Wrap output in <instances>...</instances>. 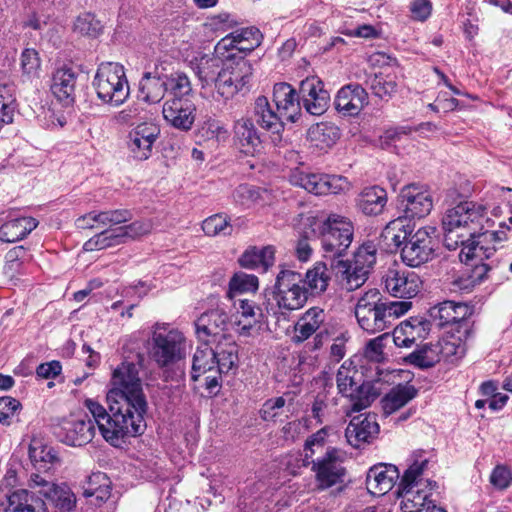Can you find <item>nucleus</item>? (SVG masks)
I'll return each instance as SVG.
<instances>
[{
  "label": "nucleus",
  "mask_w": 512,
  "mask_h": 512,
  "mask_svg": "<svg viewBox=\"0 0 512 512\" xmlns=\"http://www.w3.org/2000/svg\"><path fill=\"white\" fill-rule=\"evenodd\" d=\"M429 460L423 450H416L411 454L409 467L402 476L398 490V496L401 499L400 507L403 512H421L434 504L429 499L428 490H432L436 486V482L422 479Z\"/></svg>",
  "instance_id": "39448f33"
},
{
  "label": "nucleus",
  "mask_w": 512,
  "mask_h": 512,
  "mask_svg": "<svg viewBox=\"0 0 512 512\" xmlns=\"http://www.w3.org/2000/svg\"><path fill=\"white\" fill-rule=\"evenodd\" d=\"M273 101L287 122L294 123L301 114L300 95L288 83H277L273 88Z\"/></svg>",
  "instance_id": "c756f323"
},
{
  "label": "nucleus",
  "mask_w": 512,
  "mask_h": 512,
  "mask_svg": "<svg viewBox=\"0 0 512 512\" xmlns=\"http://www.w3.org/2000/svg\"><path fill=\"white\" fill-rule=\"evenodd\" d=\"M202 229L207 236L229 235L232 226L226 216L215 214L203 221Z\"/></svg>",
  "instance_id": "052dcab7"
},
{
  "label": "nucleus",
  "mask_w": 512,
  "mask_h": 512,
  "mask_svg": "<svg viewBox=\"0 0 512 512\" xmlns=\"http://www.w3.org/2000/svg\"><path fill=\"white\" fill-rule=\"evenodd\" d=\"M29 458L33 467L44 473L60 464V459L54 448L44 444L38 438H33L29 444Z\"/></svg>",
  "instance_id": "c9c22d12"
},
{
  "label": "nucleus",
  "mask_w": 512,
  "mask_h": 512,
  "mask_svg": "<svg viewBox=\"0 0 512 512\" xmlns=\"http://www.w3.org/2000/svg\"><path fill=\"white\" fill-rule=\"evenodd\" d=\"M430 331V323L423 318H410L394 328L392 340L398 347H411L417 340L424 339Z\"/></svg>",
  "instance_id": "473e14b6"
},
{
  "label": "nucleus",
  "mask_w": 512,
  "mask_h": 512,
  "mask_svg": "<svg viewBox=\"0 0 512 512\" xmlns=\"http://www.w3.org/2000/svg\"><path fill=\"white\" fill-rule=\"evenodd\" d=\"M289 412L286 399L280 396L266 400L260 410V416L264 421H276L282 416L288 417Z\"/></svg>",
  "instance_id": "13d9d810"
},
{
  "label": "nucleus",
  "mask_w": 512,
  "mask_h": 512,
  "mask_svg": "<svg viewBox=\"0 0 512 512\" xmlns=\"http://www.w3.org/2000/svg\"><path fill=\"white\" fill-rule=\"evenodd\" d=\"M133 215L128 209H115L98 212V224L102 227H112L126 223L132 219Z\"/></svg>",
  "instance_id": "0e129e2a"
},
{
  "label": "nucleus",
  "mask_w": 512,
  "mask_h": 512,
  "mask_svg": "<svg viewBox=\"0 0 512 512\" xmlns=\"http://www.w3.org/2000/svg\"><path fill=\"white\" fill-rule=\"evenodd\" d=\"M399 476V470L394 465L383 463L374 465L367 472V490L372 495L383 496L394 487Z\"/></svg>",
  "instance_id": "bb28decb"
},
{
  "label": "nucleus",
  "mask_w": 512,
  "mask_h": 512,
  "mask_svg": "<svg viewBox=\"0 0 512 512\" xmlns=\"http://www.w3.org/2000/svg\"><path fill=\"white\" fill-rule=\"evenodd\" d=\"M301 104L311 115L320 116L329 107L330 94L324 83L316 76L302 80L299 87Z\"/></svg>",
  "instance_id": "aec40b11"
},
{
  "label": "nucleus",
  "mask_w": 512,
  "mask_h": 512,
  "mask_svg": "<svg viewBox=\"0 0 512 512\" xmlns=\"http://www.w3.org/2000/svg\"><path fill=\"white\" fill-rule=\"evenodd\" d=\"M326 320V313L320 307H311L305 311L294 324V334L291 340L295 344H300L314 337V348L318 349L322 346V340L327 333L317 332Z\"/></svg>",
  "instance_id": "6ab92c4d"
},
{
  "label": "nucleus",
  "mask_w": 512,
  "mask_h": 512,
  "mask_svg": "<svg viewBox=\"0 0 512 512\" xmlns=\"http://www.w3.org/2000/svg\"><path fill=\"white\" fill-rule=\"evenodd\" d=\"M216 372L215 354L209 343L196 348L192 357L191 377L196 381L202 375H213Z\"/></svg>",
  "instance_id": "de8ad7c7"
},
{
  "label": "nucleus",
  "mask_w": 512,
  "mask_h": 512,
  "mask_svg": "<svg viewBox=\"0 0 512 512\" xmlns=\"http://www.w3.org/2000/svg\"><path fill=\"white\" fill-rule=\"evenodd\" d=\"M377 248L373 242L362 244L354 254L353 265L338 260L334 266L335 276L340 285L348 291L362 286L376 263Z\"/></svg>",
  "instance_id": "1a4fd4ad"
},
{
  "label": "nucleus",
  "mask_w": 512,
  "mask_h": 512,
  "mask_svg": "<svg viewBox=\"0 0 512 512\" xmlns=\"http://www.w3.org/2000/svg\"><path fill=\"white\" fill-rule=\"evenodd\" d=\"M109 401V412L97 401L86 399L85 407L92 415L94 425L96 424L103 438L111 445L120 446L126 437L136 436L143 433L146 423L135 422L133 413L118 404L115 399Z\"/></svg>",
  "instance_id": "f257e3e1"
},
{
  "label": "nucleus",
  "mask_w": 512,
  "mask_h": 512,
  "mask_svg": "<svg viewBox=\"0 0 512 512\" xmlns=\"http://www.w3.org/2000/svg\"><path fill=\"white\" fill-rule=\"evenodd\" d=\"M139 370L140 365L133 362L125 361L118 365L112 373L113 387L108 392L107 399H115L122 407L130 410L135 422H145L148 404Z\"/></svg>",
  "instance_id": "20e7f679"
},
{
  "label": "nucleus",
  "mask_w": 512,
  "mask_h": 512,
  "mask_svg": "<svg viewBox=\"0 0 512 512\" xmlns=\"http://www.w3.org/2000/svg\"><path fill=\"white\" fill-rule=\"evenodd\" d=\"M214 85L215 94L213 98L217 101L227 102L243 90L232 80L228 73L222 70H220L217 79L214 81Z\"/></svg>",
  "instance_id": "4d7b16f0"
},
{
  "label": "nucleus",
  "mask_w": 512,
  "mask_h": 512,
  "mask_svg": "<svg viewBox=\"0 0 512 512\" xmlns=\"http://www.w3.org/2000/svg\"><path fill=\"white\" fill-rule=\"evenodd\" d=\"M303 277L299 272L281 269L277 274L272 297L277 307L283 311L302 308L307 302V289L302 285Z\"/></svg>",
  "instance_id": "9b49d317"
},
{
  "label": "nucleus",
  "mask_w": 512,
  "mask_h": 512,
  "mask_svg": "<svg viewBox=\"0 0 512 512\" xmlns=\"http://www.w3.org/2000/svg\"><path fill=\"white\" fill-rule=\"evenodd\" d=\"M387 204V192L379 186L364 188L357 197V206L365 215H379Z\"/></svg>",
  "instance_id": "ea45409f"
},
{
  "label": "nucleus",
  "mask_w": 512,
  "mask_h": 512,
  "mask_svg": "<svg viewBox=\"0 0 512 512\" xmlns=\"http://www.w3.org/2000/svg\"><path fill=\"white\" fill-rule=\"evenodd\" d=\"M417 395L413 385L399 384L393 387L381 400L383 414L389 416L404 407Z\"/></svg>",
  "instance_id": "79ce46f5"
},
{
  "label": "nucleus",
  "mask_w": 512,
  "mask_h": 512,
  "mask_svg": "<svg viewBox=\"0 0 512 512\" xmlns=\"http://www.w3.org/2000/svg\"><path fill=\"white\" fill-rule=\"evenodd\" d=\"M379 433V425L374 415L352 418L345 430L347 442L354 448L370 443Z\"/></svg>",
  "instance_id": "7c9ffc66"
},
{
  "label": "nucleus",
  "mask_w": 512,
  "mask_h": 512,
  "mask_svg": "<svg viewBox=\"0 0 512 512\" xmlns=\"http://www.w3.org/2000/svg\"><path fill=\"white\" fill-rule=\"evenodd\" d=\"M38 226V221L30 216L6 221L0 227V241L12 243L25 238Z\"/></svg>",
  "instance_id": "e433bc0d"
},
{
  "label": "nucleus",
  "mask_w": 512,
  "mask_h": 512,
  "mask_svg": "<svg viewBox=\"0 0 512 512\" xmlns=\"http://www.w3.org/2000/svg\"><path fill=\"white\" fill-rule=\"evenodd\" d=\"M149 355L159 368L176 364L186 355L184 334L166 324H156L149 343Z\"/></svg>",
  "instance_id": "423d86ee"
},
{
  "label": "nucleus",
  "mask_w": 512,
  "mask_h": 512,
  "mask_svg": "<svg viewBox=\"0 0 512 512\" xmlns=\"http://www.w3.org/2000/svg\"><path fill=\"white\" fill-rule=\"evenodd\" d=\"M410 308L411 302L383 301L378 289H370L358 299L355 316L360 327L373 334L389 328L395 319Z\"/></svg>",
  "instance_id": "7ed1b4c3"
},
{
  "label": "nucleus",
  "mask_w": 512,
  "mask_h": 512,
  "mask_svg": "<svg viewBox=\"0 0 512 512\" xmlns=\"http://www.w3.org/2000/svg\"><path fill=\"white\" fill-rule=\"evenodd\" d=\"M414 224L405 216L391 220L383 229L380 239L390 252L401 248L413 234Z\"/></svg>",
  "instance_id": "72a5a7b5"
},
{
  "label": "nucleus",
  "mask_w": 512,
  "mask_h": 512,
  "mask_svg": "<svg viewBox=\"0 0 512 512\" xmlns=\"http://www.w3.org/2000/svg\"><path fill=\"white\" fill-rule=\"evenodd\" d=\"M366 84L376 97L388 101L397 91L396 76L384 72L369 75Z\"/></svg>",
  "instance_id": "8fccbe9b"
},
{
  "label": "nucleus",
  "mask_w": 512,
  "mask_h": 512,
  "mask_svg": "<svg viewBox=\"0 0 512 512\" xmlns=\"http://www.w3.org/2000/svg\"><path fill=\"white\" fill-rule=\"evenodd\" d=\"M253 115L256 123L271 134L272 142L278 145L282 141L285 118L272 109L267 97L259 96L254 102Z\"/></svg>",
  "instance_id": "393cba45"
},
{
  "label": "nucleus",
  "mask_w": 512,
  "mask_h": 512,
  "mask_svg": "<svg viewBox=\"0 0 512 512\" xmlns=\"http://www.w3.org/2000/svg\"><path fill=\"white\" fill-rule=\"evenodd\" d=\"M74 31L84 36L97 37L102 32V25L95 15L85 13L74 22Z\"/></svg>",
  "instance_id": "e2e57ef3"
},
{
  "label": "nucleus",
  "mask_w": 512,
  "mask_h": 512,
  "mask_svg": "<svg viewBox=\"0 0 512 512\" xmlns=\"http://www.w3.org/2000/svg\"><path fill=\"white\" fill-rule=\"evenodd\" d=\"M258 286L257 276L245 272H237L229 281L228 296L230 299H233L238 293L255 292Z\"/></svg>",
  "instance_id": "5fc2aeb1"
},
{
  "label": "nucleus",
  "mask_w": 512,
  "mask_h": 512,
  "mask_svg": "<svg viewBox=\"0 0 512 512\" xmlns=\"http://www.w3.org/2000/svg\"><path fill=\"white\" fill-rule=\"evenodd\" d=\"M167 87L165 79L157 72H145L139 83L140 98L149 104L159 103Z\"/></svg>",
  "instance_id": "58836bf2"
},
{
  "label": "nucleus",
  "mask_w": 512,
  "mask_h": 512,
  "mask_svg": "<svg viewBox=\"0 0 512 512\" xmlns=\"http://www.w3.org/2000/svg\"><path fill=\"white\" fill-rule=\"evenodd\" d=\"M226 54H219L214 50L211 54H199L190 60L189 66L205 89L217 79L223 67Z\"/></svg>",
  "instance_id": "cd10ccee"
},
{
  "label": "nucleus",
  "mask_w": 512,
  "mask_h": 512,
  "mask_svg": "<svg viewBox=\"0 0 512 512\" xmlns=\"http://www.w3.org/2000/svg\"><path fill=\"white\" fill-rule=\"evenodd\" d=\"M32 488L49 501L59 512H71L76 506V496L66 484H55L39 474L30 477Z\"/></svg>",
  "instance_id": "f3484780"
},
{
  "label": "nucleus",
  "mask_w": 512,
  "mask_h": 512,
  "mask_svg": "<svg viewBox=\"0 0 512 512\" xmlns=\"http://www.w3.org/2000/svg\"><path fill=\"white\" fill-rule=\"evenodd\" d=\"M221 70L228 73L241 89L249 84L253 76L252 64L243 56H236L235 53L226 54Z\"/></svg>",
  "instance_id": "4c0bfd02"
},
{
  "label": "nucleus",
  "mask_w": 512,
  "mask_h": 512,
  "mask_svg": "<svg viewBox=\"0 0 512 512\" xmlns=\"http://www.w3.org/2000/svg\"><path fill=\"white\" fill-rule=\"evenodd\" d=\"M334 104L343 115L357 116L368 104V94L359 84H348L338 91Z\"/></svg>",
  "instance_id": "c85d7f7f"
},
{
  "label": "nucleus",
  "mask_w": 512,
  "mask_h": 512,
  "mask_svg": "<svg viewBox=\"0 0 512 512\" xmlns=\"http://www.w3.org/2000/svg\"><path fill=\"white\" fill-rule=\"evenodd\" d=\"M239 263L244 268H261L263 272H266L275 263V248L270 245L261 249L251 247L242 254Z\"/></svg>",
  "instance_id": "c03bdc74"
},
{
  "label": "nucleus",
  "mask_w": 512,
  "mask_h": 512,
  "mask_svg": "<svg viewBox=\"0 0 512 512\" xmlns=\"http://www.w3.org/2000/svg\"><path fill=\"white\" fill-rule=\"evenodd\" d=\"M340 137L339 128L331 122L312 125L307 131V140L320 150L332 147Z\"/></svg>",
  "instance_id": "37998d69"
},
{
  "label": "nucleus",
  "mask_w": 512,
  "mask_h": 512,
  "mask_svg": "<svg viewBox=\"0 0 512 512\" xmlns=\"http://www.w3.org/2000/svg\"><path fill=\"white\" fill-rule=\"evenodd\" d=\"M153 230V223L150 219L134 221L129 225L118 229L122 242L125 238H136L149 234Z\"/></svg>",
  "instance_id": "338daca9"
},
{
  "label": "nucleus",
  "mask_w": 512,
  "mask_h": 512,
  "mask_svg": "<svg viewBox=\"0 0 512 512\" xmlns=\"http://www.w3.org/2000/svg\"><path fill=\"white\" fill-rule=\"evenodd\" d=\"M456 332L457 335L447 334L437 341L440 361L455 363L465 355V339L468 334H464L460 329H457Z\"/></svg>",
  "instance_id": "a19ab883"
},
{
  "label": "nucleus",
  "mask_w": 512,
  "mask_h": 512,
  "mask_svg": "<svg viewBox=\"0 0 512 512\" xmlns=\"http://www.w3.org/2000/svg\"><path fill=\"white\" fill-rule=\"evenodd\" d=\"M77 76V72L68 66H62L54 71L51 91L60 102L69 105L74 101Z\"/></svg>",
  "instance_id": "f704fd0d"
},
{
  "label": "nucleus",
  "mask_w": 512,
  "mask_h": 512,
  "mask_svg": "<svg viewBox=\"0 0 512 512\" xmlns=\"http://www.w3.org/2000/svg\"><path fill=\"white\" fill-rule=\"evenodd\" d=\"M383 280L386 291L397 298H412L422 286L420 276L406 269L390 268Z\"/></svg>",
  "instance_id": "412c9836"
},
{
  "label": "nucleus",
  "mask_w": 512,
  "mask_h": 512,
  "mask_svg": "<svg viewBox=\"0 0 512 512\" xmlns=\"http://www.w3.org/2000/svg\"><path fill=\"white\" fill-rule=\"evenodd\" d=\"M262 34L255 27H247L233 31L223 37L215 46L219 54L248 53L261 44Z\"/></svg>",
  "instance_id": "4be33fe9"
},
{
  "label": "nucleus",
  "mask_w": 512,
  "mask_h": 512,
  "mask_svg": "<svg viewBox=\"0 0 512 512\" xmlns=\"http://www.w3.org/2000/svg\"><path fill=\"white\" fill-rule=\"evenodd\" d=\"M485 219L486 207L474 201H461L448 208L442 217L445 247L456 250L467 243L483 229Z\"/></svg>",
  "instance_id": "f03ea898"
},
{
  "label": "nucleus",
  "mask_w": 512,
  "mask_h": 512,
  "mask_svg": "<svg viewBox=\"0 0 512 512\" xmlns=\"http://www.w3.org/2000/svg\"><path fill=\"white\" fill-rule=\"evenodd\" d=\"M390 339L389 333H383L369 340L364 350L365 357L372 362H382L385 359L384 348Z\"/></svg>",
  "instance_id": "680f3d73"
},
{
  "label": "nucleus",
  "mask_w": 512,
  "mask_h": 512,
  "mask_svg": "<svg viewBox=\"0 0 512 512\" xmlns=\"http://www.w3.org/2000/svg\"><path fill=\"white\" fill-rule=\"evenodd\" d=\"M91 483L98 484L97 488H84L85 497H95L97 501L104 502L111 495L110 480L104 473H95L91 475Z\"/></svg>",
  "instance_id": "bf43d9fd"
},
{
  "label": "nucleus",
  "mask_w": 512,
  "mask_h": 512,
  "mask_svg": "<svg viewBox=\"0 0 512 512\" xmlns=\"http://www.w3.org/2000/svg\"><path fill=\"white\" fill-rule=\"evenodd\" d=\"M234 141L240 151L246 155H255L262 148V141L254 122L242 117L233 125Z\"/></svg>",
  "instance_id": "2f4dec72"
},
{
  "label": "nucleus",
  "mask_w": 512,
  "mask_h": 512,
  "mask_svg": "<svg viewBox=\"0 0 512 512\" xmlns=\"http://www.w3.org/2000/svg\"><path fill=\"white\" fill-rule=\"evenodd\" d=\"M319 235L325 258L341 257L350 247L354 227L350 219L330 214L319 226Z\"/></svg>",
  "instance_id": "9d476101"
},
{
  "label": "nucleus",
  "mask_w": 512,
  "mask_h": 512,
  "mask_svg": "<svg viewBox=\"0 0 512 512\" xmlns=\"http://www.w3.org/2000/svg\"><path fill=\"white\" fill-rule=\"evenodd\" d=\"M20 81L23 84H34L40 79L42 61L34 48L24 49L19 57Z\"/></svg>",
  "instance_id": "49530a36"
},
{
  "label": "nucleus",
  "mask_w": 512,
  "mask_h": 512,
  "mask_svg": "<svg viewBox=\"0 0 512 512\" xmlns=\"http://www.w3.org/2000/svg\"><path fill=\"white\" fill-rule=\"evenodd\" d=\"M472 309L465 303L444 301L431 309V316L439 326L456 325L464 334L469 333Z\"/></svg>",
  "instance_id": "5701e85b"
},
{
  "label": "nucleus",
  "mask_w": 512,
  "mask_h": 512,
  "mask_svg": "<svg viewBox=\"0 0 512 512\" xmlns=\"http://www.w3.org/2000/svg\"><path fill=\"white\" fill-rule=\"evenodd\" d=\"M93 86L98 98L112 106L123 104L130 94L124 67L115 62H103L98 66Z\"/></svg>",
  "instance_id": "6e6552de"
},
{
  "label": "nucleus",
  "mask_w": 512,
  "mask_h": 512,
  "mask_svg": "<svg viewBox=\"0 0 512 512\" xmlns=\"http://www.w3.org/2000/svg\"><path fill=\"white\" fill-rule=\"evenodd\" d=\"M165 83L171 98L189 99L188 96L192 92V86L185 73L174 72L166 77Z\"/></svg>",
  "instance_id": "864d4df0"
},
{
  "label": "nucleus",
  "mask_w": 512,
  "mask_h": 512,
  "mask_svg": "<svg viewBox=\"0 0 512 512\" xmlns=\"http://www.w3.org/2000/svg\"><path fill=\"white\" fill-rule=\"evenodd\" d=\"M96 433L94 422L87 415L71 416L62 420L58 438L70 446H83L92 441Z\"/></svg>",
  "instance_id": "a211bd4d"
},
{
  "label": "nucleus",
  "mask_w": 512,
  "mask_h": 512,
  "mask_svg": "<svg viewBox=\"0 0 512 512\" xmlns=\"http://www.w3.org/2000/svg\"><path fill=\"white\" fill-rule=\"evenodd\" d=\"M122 243L118 229H105L84 243V250H101Z\"/></svg>",
  "instance_id": "6e6d98bb"
},
{
  "label": "nucleus",
  "mask_w": 512,
  "mask_h": 512,
  "mask_svg": "<svg viewBox=\"0 0 512 512\" xmlns=\"http://www.w3.org/2000/svg\"><path fill=\"white\" fill-rule=\"evenodd\" d=\"M228 325V315L221 309H214L203 313L195 322L196 334L199 340L214 343L222 340Z\"/></svg>",
  "instance_id": "a878e982"
},
{
  "label": "nucleus",
  "mask_w": 512,
  "mask_h": 512,
  "mask_svg": "<svg viewBox=\"0 0 512 512\" xmlns=\"http://www.w3.org/2000/svg\"><path fill=\"white\" fill-rule=\"evenodd\" d=\"M5 512H47L45 503L27 490H16L8 496Z\"/></svg>",
  "instance_id": "a18cd8bd"
},
{
  "label": "nucleus",
  "mask_w": 512,
  "mask_h": 512,
  "mask_svg": "<svg viewBox=\"0 0 512 512\" xmlns=\"http://www.w3.org/2000/svg\"><path fill=\"white\" fill-rule=\"evenodd\" d=\"M405 359L408 363L420 368L432 367L440 362L438 344L437 342L425 344L410 353Z\"/></svg>",
  "instance_id": "603ef678"
},
{
  "label": "nucleus",
  "mask_w": 512,
  "mask_h": 512,
  "mask_svg": "<svg viewBox=\"0 0 512 512\" xmlns=\"http://www.w3.org/2000/svg\"><path fill=\"white\" fill-rule=\"evenodd\" d=\"M482 232L478 231L474 238L467 243L461 244L459 259L461 262L467 263L473 259H488L496 251L495 243H481Z\"/></svg>",
  "instance_id": "09e8293b"
},
{
  "label": "nucleus",
  "mask_w": 512,
  "mask_h": 512,
  "mask_svg": "<svg viewBox=\"0 0 512 512\" xmlns=\"http://www.w3.org/2000/svg\"><path fill=\"white\" fill-rule=\"evenodd\" d=\"M164 120L173 128L189 131L196 118V106L190 99L169 98L163 104Z\"/></svg>",
  "instance_id": "b1692460"
},
{
  "label": "nucleus",
  "mask_w": 512,
  "mask_h": 512,
  "mask_svg": "<svg viewBox=\"0 0 512 512\" xmlns=\"http://www.w3.org/2000/svg\"><path fill=\"white\" fill-rule=\"evenodd\" d=\"M201 131L207 139H214L217 142H225L229 137L225 125L221 121L212 118L204 122Z\"/></svg>",
  "instance_id": "774afa93"
},
{
  "label": "nucleus",
  "mask_w": 512,
  "mask_h": 512,
  "mask_svg": "<svg viewBox=\"0 0 512 512\" xmlns=\"http://www.w3.org/2000/svg\"><path fill=\"white\" fill-rule=\"evenodd\" d=\"M400 209L408 219H421L426 217L433 208L431 191L417 184H410L402 188L399 195Z\"/></svg>",
  "instance_id": "dca6fc26"
},
{
  "label": "nucleus",
  "mask_w": 512,
  "mask_h": 512,
  "mask_svg": "<svg viewBox=\"0 0 512 512\" xmlns=\"http://www.w3.org/2000/svg\"><path fill=\"white\" fill-rule=\"evenodd\" d=\"M211 344L214 345L212 351L215 354L216 372L205 376V386L212 393L220 387L222 374L237 367L238 346L230 336H222V340Z\"/></svg>",
  "instance_id": "4468645a"
},
{
  "label": "nucleus",
  "mask_w": 512,
  "mask_h": 512,
  "mask_svg": "<svg viewBox=\"0 0 512 512\" xmlns=\"http://www.w3.org/2000/svg\"><path fill=\"white\" fill-rule=\"evenodd\" d=\"M27 256V251L23 246H16L10 249L5 256V273L14 276L20 270Z\"/></svg>",
  "instance_id": "69168bd1"
},
{
  "label": "nucleus",
  "mask_w": 512,
  "mask_h": 512,
  "mask_svg": "<svg viewBox=\"0 0 512 512\" xmlns=\"http://www.w3.org/2000/svg\"><path fill=\"white\" fill-rule=\"evenodd\" d=\"M344 459L345 454L341 450L329 448L322 457L311 461L312 470L321 489L330 488L343 481L346 473Z\"/></svg>",
  "instance_id": "2eb2a0df"
},
{
  "label": "nucleus",
  "mask_w": 512,
  "mask_h": 512,
  "mask_svg": "<svg viewBox=\"0 0 512 512\" xmlns=\"http://www.w3.org/2000/svg\"><path fill=\"white\" fill-rule=\"evenodd\" d=\"M435 232L431 226L415 231L401 247L400 256L404 264L419 267L430 261L435 251Z\"/></svg>",
  "instance_id": "ddd939ff"
},
{
  "label": "nucleus",
  "mask_w": 512,
  "mask_h": 512,
  "mask_svg": "<svg viewBox=\"0 0 512 512\" xmlns=\"http://www.w3.org/2000/svg\"><path fill=\"white\" fill-rule=\"evenodd\" d=\"M360 373L352 361L346 360L338 369L336 383L339 394L349 399L347 413L360 412L378 397V391L371 382L359 384Z\"/></svg>",
  "instance_id": "0eeeda50"
},
{
  "label": "nucleus",
  "mask_w": 512,
  "mask_h": 512,
  "mask_svg": "<svg viewBox=\"0 0 512 512\" xmlns=\"http://www.w3.org/2000/svg\"><path fill=\"white\" fill-rule=\"evenodd\" d=\"M290 182L292 185L303 188L307 192L317 196L341 194L350 189L349 181L343 176L300 169L292 171Z\"/></svg>",
  "instance_id": "f8f14e48"
},
{
  "label": "nucleus",
  "mask_w": 512,
  "mask_h": 512,
  "mask_svg": "<svg viewBox=\"0 0 512 512\" xmlns=\"http://www.w3.org/2000/svg\"><path fill=\"white\" fill-rule=\"evenodd\" d=\"M332 277V270L325 263L317 262L309 269L303 282L307 285L312 295H319L326 291Z\"/></svg>",
  "instance_id": "3c124183"
}]
</instances>
